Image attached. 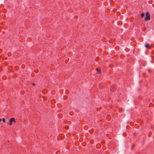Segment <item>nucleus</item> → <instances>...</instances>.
I'll return each mask as SVG.
<instances>
[{
	"mask_svg": "<svg viewBox=\"0 0 154 154\" xmlns=\"http://www.w3.org/2000/svg\"><path fill=\"white\" fill-rule=\"evenodd\" d=\"M150 19V15L149 12H147L146 13V17L144 20H149Z\"/></svg>",
	"mask_w": 154,
	"mask_h": 154,
	"instance_id": "1",
	"label": "nucleus"
},
{
	"mask_svg": "<svg viewBox=\"0 0 154 154\" xmlns=\"http://www.w3.org/2000/svg\"><path fill=\"white\" fill-rule=\"evenodd\" d=\"M13 122H15V119L14 118H12L10 120L9 125H11Z\"/></svg>",
	"mask_w": 154,
	"mask_h": 154,
	"instance_id": "2",
	"label": "nucleus"
},
{
	"mask_svg": "<svg viewBox=\"0 0 154 154\" xmlns=\"http://www.w3.org/2000/svg\"><path fill=\"white\" fill-rule=\"evenodd\" d=\"M95 69L98 72V74H100L101 73V72L100 70L99 69L97 68H96Z\"/></svg>",
	"mask_w": 154,
	"mask_h": 154,
	"instance_id": "3",
	"label": "nucleus"
},
{
	"mask_svg": "<svg viewBox=\"0 0 154 154\" xmlns=\"http://www.w3.org/2000/svg\"><path fill=\"white\" fill-rule=\"evenodd\" d=\"M150 46H149V45L148 44L146 45V47L148 49H149L150 48Z\"/></svg>",
	"mask_w": 154,
	"mask_h": 154,
	"instance_id": "4",
	"label": "nucleus"
},
{
	"mask_svg": "<svg viewBox=\"0 0 154 154\" xmlns=\"http://www.w3.org/2000/svg\"><path fill=\"white\" fill-rule=\"evenodd\" d=\"M144 13H142L141 14V17H143L144 16Z\"/></svg>",
	"mask_w": 154,
	"mask_h": 154,
	"instance_id": "5",
	"label": "nucleus"
},
{
	"mask_svg": "<svg viewBox=\"0 0 154 154\" xmlns=\"http://www.w3.org/2000/svg\"><path fill=\"white\" fill-rule=\"evenodd\" d=\"M64 128H66V129H68L69 128V127L67 125V126H65Z\"/></svg>",
	"mask_w": 154,
	"mask_h": 154,
	"instance_id": "6",
	"label": "nucleus"
},
{
	"mask_svg": "<svg viewBox=\"0 0 154 154\" xmlns=\"http://www.w3.org/2000/svg\"><path fill=\"white\" fill-rule=\"evenodd\" d=\"M2 120L4 122H5V118H3Z\"/></svg>",
	"mask_w": 154,
	"mask_h": 154,
	"instance_id": "7",
	"label": "nucleus"
},
{
	"mask_svg": "<svg viewBox=\"0 0 154 154\" xmlns=\"http://www.w3.org/2000/svg\"><path fill=\"white\" fill-rule=\"evenodd\" d=\"M32 84L33 86L35 85V84L34 83H32Z\"/></svg>",
	"mask_w": 154,
	"mask_h": 154,
	"instance_id": "8",
	"label": "nucleus"
},
{
	"mask_svg": "<svg viewBox=\"0 0 154 154\" xmlns=\"http://www.w3.org/2000/svg\"><path fill=\"white\" fill-rule=\"evenodd\" d=\"M72 113H72V112H70V115H72Z\"/></svg>",
	"mask_w": 154,
	"mask_h": 154,
	"instance_id": "9",
	"label": "nucleus"
},
{
	"mask_svg": "<svg viewBox=\"0 0 154 154\" xmlns=\"http://www.w3.org/2000/svg\"><path fill=\"white\" fill-rule=\"evenodd\" d=\"M1 121H2V119H0V122H1Z\"/></svg>",
	"mask_w": 154,
	"mask_h": 154,
	"instance_id": "10",
	"label": "nucleus"
},
{
	"mask_svg": "<svg viewBox=\"0 0 154 154\" xmlns=\"http://www.w3.org/2000/svg\"><path fill=\"white\" fill-rule=\"evenodd\" d=\"M148 71H149V72H150V70H149Z\"/></svg>",
	"mask_w": 154,
	"mask_h": 154,
	"instance_id": "11",
	"label": "nucleus"
}]
</instances>
